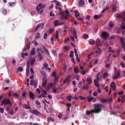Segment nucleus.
I'll list each match as a JSON object with an SVG mask.
<instances>
[{
  "instance_id": "nucleus-1",
  "label": "nucleus",
  "mask_w": 125,
  "mask_h": 125,
  "mask_svg": "<svg viewBox=\"0 0 125 125\" xmlns=\"http://www.w3.org/2000/svg\"><path fill=\"white\" fill-rule=\"evenodd\" d=\"M94 106V109L93 110H92L90 111H87L86 112V114L89 115H91L92 113H98L100 112L102 108V105L99 104H95Z\"/></svg>"
},
{
  "instance_id": "nucleus-2",
  "label": "nucleus",
  "mask_w": 125,
  "mask_h": 125,
  "mask_svg": "<svg viewBox=\"0 0 125 125\" xmlns=\"http://www.w3.org/2000/svg\"><path fill=\"white\" fill-rule=\"evenodd\" d=\"M52 75L54 77V84L52 83H49L48 85L46 87L45 89L47 91L49 90L52 86H55L54 84H56L57 83L58 81V79L59 77L60 76L59 75H57L56 73L54 71Z\"/></svg>"
},
{
  "instance_id": "nucleus-3",
  "label": "nucleus",
  "mask_w": 125,
  "mask_h": 125,
  "mask_svg": "<svg viewBox=\"0 0 125 125\" xmlns=\"http://www.w3.org/2000/svg\"><path fill=\"white\" fill-rule=\"evenodd\" d=\"M120 71L117 70V72H115V74L113 76V78L114 79L118 78L120 75Z\"/></svg>"
},
{
  "instance_id": "nucleus-4",
  "label": "nucleus",
  "mask_w": 125,
  "mask_h": 125,
  "mask_svg": "<svg viewBox=\"0 0 125 125\" xmlns=\"http://www.w3.org/2000/svg\"><path fill=\"white\" fill-rule=\"evenodd\" d=\"M45 6V5L44 4H42L41 3H39L38 5L36 7V9L37 10L39 11L41 9H42L43 8H44Z\"/></svg>"
},
{
  "instance_id": "nucleus-5",
  "label": "nucleus",
  "mask_w": 125,
  "mask_h": 125,
  "mask_svg": "<svg viewBox=\"0 0 125 125\" xmlns=\"http://www.w3.org/2000/svg\"><path fill=\"white\" fill-rule=\"evenodd\" d=\"M9 103L10 104V105H11V103L10 102V100L9 99H7V98H5L2 101V103L1 104V105L4 104L5 105Z\"/></svg>"
},
{
  "instance_id": "nucleus-6",
  "label": "nucleus",
  "mask_w": 125,
  "mask_h": 125,
  "mask_svg": "<svg viewBox=\"0 0 125 125\" xmlns=\"http://www.w3.org/2000/svg\"><path fill=\"white\" fill-rule=\"evenodd\" d=\"M29 111L31 113L35 114L36 115H41V113L38 112L37 110H30Z\"/></svg>"
},
{
  "instance_id": "nucleus-7",
  "label": "nucleus",
  "mask_w": 125,
  "mask_h": 125,
  "mask_svg": "<svg viewBox=\"0 0 125 125\" xmlns=\"http://www.w3.org/2000/svg\"><path fill=\"white\" fill-rule=\"evenodd\" d=\"M108 36V34L105 31H103L102 32L101 37L103 39H106L107 38Z\"/></svg>"
},
{
  "instance_id": "nucleus-8",
  "label": "nucleus",
  "mask_w": 125,
  "mask_h": 125,
  "mask_svg": "<svg viewBox=\"0 0 125 125\" xmlns=\"http://www.w3.org/2000/svg\"><path fill=\"white\" fill-rule=\"evenodd\" d=\"M115 15L116 17L124 18L125 16V12H123L121 14L119 13H117L115 14Z\"/></svg>"
},
{
  "instance_id": "nucleus-9",
  "label": "nucleus",
  "mask_w": 125,
  "mask_h": 125,
  "mask_svg": "<svg viewBox=\"0 0 125 125\" xmlns=\"http://www.w3.org/2000/svg\"><path fill=\"white\" fill-rule=\"evenodd\" d=\"M37 81H35L33 80L31 81L30 84L31 85H33L35 88H36L37 85Z\"/></svg>"
},
{
  "instance_id": "nucleus-10",
  "label": "nucleus",
  "mask_w": 125,
  "mask_h": 125,
  "mask_svg": "<svg viewBox=\"0 0 125 125\" xmlns=\"http://www.w3.org/2000/svg\"><path fill=\"white\" fill-rule=\"evenodd\" d=\"M110 86L111 88H113L114 91L115 90L116 86L114 82H112Z\"/></svg>"
},
{
  "instance_id": "nucleus-11",
  "label": "nucleus",
  "mask_w": 125,
  "mask_h": 125,
  "mask_svg": "<svg viewBox=\"0 0 125 125\" xmlns=\"http://www.w3.org/2000/svg\"><path fill=\"white\" fill-rule=\"evenodd\" d=\"M23 107L26 109H30L31 108L30 106V105H28L26 104H24L22 105Z\"/></svg>"
},
{
  "instance_id": "nucleus-12",
  "label": "nucleus",
  "mask_w": 125,
  "mask_h": 125,
  "mask_svg": "<svg viewBox=\"0 0 125 125\" xmlns=\"http://www.w3.org/2000/svg\"><path fill=\"white\" fill-rule=\"evenodd\" d=\"M29 93L30 97L32 100L34 99L35 97L34 96L33 93H31L30 91H29Z\"/></svg>"
},
{
  "instance_id": "nucleus-13",
  "label": "nucleus",
  "mask_w": 125,
  "mask_h": 125,
  "mask_svg": "<svg viewBox=\"0 0 125 125\" xmlns=\"http://www.w3.org/2000/svg\"><path fill=\"white\" fill-rule=\"evenodd\" d=\"M96 43L97 46H100L101 45V42L99 39H97L96 41Z\"/></svg>"
},
{
  "instance_id": "nucleus-14",
  "label": "nucleus",
  "mask_w": 125,
  "mask_h": 125,
  "mask_svg": "<svg viewBox=\"0 0 125 125\" xmlns=\"http://www.w3.org/2000/svg\"><path fill=\"white\" fill-rule=\"evenodd\" d=\"M86 81L88 83V85H89L92 83V79L90 78H87L86 79Z\"/></svg>"
},
{
  "instance_id": "nucleus-15",
  "label": "nucleus",
  "mask_w": 125,
  "mask_h": 125,
  "mask_svg": "<svg viewBox=\"0 0 125 125\" xmlns=\"http://www.w3.org/2000/svg\"><path fill=\"white\" fill-rule=\"evenodd\" d=\"M40 73L42 76H43L44 78H46L47 77V74L45 72L42 70L40 71Z\"/></svg>"
},
{
  "instance_id": "nucleus-16",
  "label": "nucleus",
  "mask_w": 125,
  "mask_h": 125,
  "mask_svg": "<svg viewBox=\"0 0 125 125\" xmlns=\"http://www.w3.org/2000/svg\"><path fill=\"white\" fill-rule=\"evenodd\" d=\"M120 40L122 42V45L124 47V44H125V39L124 37H121L120 38Z\"/></svg>"
},
{
  "instance_id": "nucleus-17",
  "label": "nucleus",
  "mask_w": 125,
  "mask_h": 125,
  "mask_svg": "<svg viewBox=\"0 0 125 125\" xmlns=\"http://www.w3.org/2000/svg\"><path fill=\"white\" fill-rule=\"evenodd\" d=\"M74 73H79L78 67L77 66H74Z\"/></svg>"
},
{
  "instance_id": "nucleus-18",
  "label": "nucleus",
  "mask_w": 125,
  "mask_h": 125,
  "mask_svg": "<svg viewBox=\"0 0 125 125\" xmlns=\"http://www.w3.org/2000/svg\"><path fill=\"white\" fill-rule=\"evenodd\" d=\"M37 51L38 54H40V52L42 53H43L44 52V51L42 50V49L41 48H38L37 49Z\"/></svg>"
},
{
  "instance_id": "nucleus-19",
  "label": "nucleus",
  "mask_w": 125,
  "mask_h": 125,
  "mask_svg": "<svg viewBox=\"0 0 125 125\" xmlns=\"http://www.w3.org/2000/svg\"><path fill=\"white\" fill-rule=\"evenodd\" d=\"M116 4V2H115V4L113 5V10L114 11H115L117 10V7Z\"/></svg>"
},
{
  "instance_id": "nucleus-20",
  "label": "nucleus",
  "mask_w": 125,
  "mask_h": 125,
  "mask_svg": "<svg viewBox=\"0 0 125 125\" xmlns=\"http://www.w3.org/2000/svg\"><path fill=\"white\" fill-rule=\"evenodd\" d=\"M98 81H97L96 79H94V82L95 85L97 87L99 88V86L98 83Z\"/></svg>"
},
{
  "instance_id": "nucleus-21",
  "label": "nucleus",
  "mask_w": 125,
  "mask_h": 125,
  "mask_svg": "<svg viewBox=\"0 0 125 125\" xmlns=\"http://www.w3.org/2000/svg\"><path fill=\"white\" fill-rule=\"evenodd\" d=\"M35 48H33L31 49V54L32 55H34L35 54Z\"/></svg>"
},
{
  "instance_id": "nucleus-22",
  "label": "nucleus",
  "mask_w": 125,
  "mask_h": 125,
  "mask_svg": "<svg viewBox=\"0 0 125 125\" xmlns=\"http://www.w3.org/2000/svg\"><path fill=\"white\" fill-rule=\"evenodd\" d=\"M42 91L43 93L42 94V97H46V95L47 94V92L46 91L44 90H42Z\"/></svg>"
},
{
  "instance_id": "nucleus-23",
  "label": "nucleus",
  "mask_w": 125,
  "mask_h": 125,
  "mask_svg": "<svg viewBox=\"0 0 125 125\" xmlns=\"http://www.w3.org/2000/svg\"><path fill=\"white\" fill-rule=\"evenodd\" d=\"M84 4V2L83 0H80L79 3V5L81 6H83Z\"/></svg>"
},
{
  "instance_id": "nucleus-24",
  "label": "nucleus",
  "mask_w": 125,
  "mask_h": 125,
  "mask_svg": "<svg viewBox=\"0 0 125 125\" xmlns=\"http://www.w3.org/2000/svg\"><path fill=\"white\" fill-rule=\"evenodd\" d=\"M1 10L2 11V13L4 15H6L7 13V10L4 9L3 8L1 9Z\"/></svg>"
},
{
  "instance_id": "nucleus-25",
  "label": "nucleus",
  "mask_w": 125,
  "mask_h": 125,
  "mask_svg": "<svg viewBox=\"0 0 125 125\" xmlns=\"http://www.w3.org/2000/svg\"><path fill=\"white\" fill-rule=\"evenodd\" d=\"M42 47L44 50L46 52L48 55H49L50 53L48 49L44 46H43Z\"/></svg>"
},
{
  "instance_id": "nucleus-26",
  "label": "nucleus",
  "mask_w": 125,
  "mask_h": 125,
  "mask_svg": "<svg viewBox=\"0 0 125 125\" xmlns=\"http://www.w3.org/2000/svg\"><path fill=\"white\" fill-rule=\"evenodd\" d=\"M89 88V85L86 84V85H84L82 87V89L84 90L88 89Z\"/></svg>"
},
{
  "instance_id": "nucleus-27",
  "label": "nucleus",
  "mask_w": 125,
  "mask_h": 125,
  "mask_svg": "<svg viewBox=\"0 0 125 125\" xmlns=\"http://www.w3.org/2000/svg\"><path fill=\"white\" fill-rule=\"evenodd\" d=\"M57 88L55 86L52 89V91L55 94L56 93L57 91Z\"/></svg>"
},
{
  "instance_id": "nucleus-28",
  "label": "nucleus",
  "mask_w": 125,
  "mask_h": 125,
  "mask_svg": "<svg viewBox=\"0 0 125 125\" xmlns=\"http://www.w3.org/2000/svg\"><path fill=\"white\" fill-rule=\"evenodd\" d=\"M102 16V15L101 14L99 15V16H98L97 15H95L94 16V18L95 19H97L100 17Z\"/></svg>"
},
{
  "instance_id": "nucleus-29",
  "label": "nucleus",
  "mask_w": 125,
  "mask_h": 125,
  "mask_svg": "<svg viewBox=\"0 0 125 125\" xmlns=\"http://www.w3.org/2000/svg\"><path fill=\"white\" fill-rule=\"evenodd\" d=\"M122 22V24L121 25V28L122 29H125V24L124 23V21Z\"/></svg>"
},
{
  "instance_id": "nucleus-30",
  "label": "nucleus",
  "mask_w": 125,
  "mask_h": 125,
  "mask_svg": "<svg viewBox=\"0 0 125 125\" xmlns=\"http://www.w3.org/2000/svg\"><path fill=\"white\" fill-rule=\"evenodd\" d=\"M95 41L92 40H90L89 41V43L90 44H93L95 43Z\"/></svg>"
},
{
  "instance_id": "nucleus-31",
  "label": "nucleus",
  "mask_w": 125,
  "mask_h": 125,
  "mask_svg": "<svg viewBox=\"0 0 125 125\" xmlns=\"http://www.w3.org/2000/svg\"><path fill=\"white\" fill-rule=\"evenodd\" d=\"M38 57L39 58V60L41 61L42 60L43 58L42 54H39L38 55Z\"/></svg>"
},
{
  "instance_id": "nucleus-32",
  "label": "nucleus",
  "mask_w": 125,
  "mask_h": 125,
  "mask_svg": "<svg viewBox=\"0 0 125 125\" xmlns=\"http://www.w3.org/2000/svg\"><path fill=\"white\" fill-rule=\"evenodd\" d=\"M23 70V68L22 67H20L18 68L17 71H16L17 73H18V71L21 72Z\"/></svg>"
},
{
  "instance_id": "nucleus-33",
  "label": "nucleus",
  "mask_w": 125,
  "mask_h": 125,
  "mask_svg": "<svg viewBox=\"0 0 125 125\" xmlns=\"http://www.w3.org/2000/svg\"><path fill=\"white\" fill-rule=\"evenodd\" d=\"M61 19H64L65 20H67V15H62L61 17Z\"/></svg>"
},
{
  "instance_id": "nucleus-34",
  "label": "nucleus",
  "mask_w": 125,
  "mask_h": 125,
  "mask_svg": "<svg viewBox=\"0 0 125 125\" xmlns=\"http://www.w3.org/2000/svg\"><path fill=\"white\" fill-rule=\"evenodd\" d=\"M35 59H33L32 60H31V62H30V63L31 64V65H33L34 63H35Z\"/></svg>"
},
{
  "instance_id": "nucleus-35",
  "label": "nucleus",
  "mask_w": 125,
  "mask_h": 125,
  "mask_svg": "<svg viewBox=\"0 0 125 125\" xmlns=\"http://www.w3.org/2000/svg\"><path fill=\"white\" fill-rule=\"evenodd\" d=\"M108 101V100L106 98H103L101 99V102L103 103H104Z\"/></svg>"
},
{
  "instance_id": "nucleus-36",
  "label": "nucleus",
  "mask_w": 125,
  "mask_h": 125,
  "mask_svg": "<svg viewBox=\"0 0 125 125\" xmlns=\"http://www.w3.org/2000/svg\"><path fill=\"white\" fill-rule=\"evenodd\" d=\"M94 53V52H92L91 53L88 54L87 56V57L89 59H90L91 58V56Z\"/></svg>"
},
{
  "instance_id": "nucleus-37",
  "label": "nucleus",
  "mask_w": 125,
  "mask_h": 125,
  "mask_svg": "<svg viewBox=\"0 0 125 125\" xmlns=\"http://www.w3.org/2000/svg\"><path fill=\"white\" fill-rule=\"evenodd\" d=\"M36 104L37 105H39V106H41V103L38 101L37 100H35V101Z\"/></svg>"
},
{
  "instance_id": "nucleus-38",
  "label": "nucleus",
  "mask_w": 125,
  "mask_h": 125,
  "mask_svg": "<svg viewBox=\"0 0 125 125\" xmlns=\"http://www.w3.org/2000/svg\"><path fill=\"white\" fill-rule=\"evenodd\" d=\"M48 121V123L49 122V121H54V120L51 117L48 118H47Z\"/></svg>"
},
{
  "instance_id": "nucleus-39",
  "label": "nucleus",
  "mask_w": 125,
  "mask_h": 125,
  "mask_svg": "<svg viewBox=\"0 0 125 125\" xmlns=\"http://www.w3.org/2000/svg\"><path fill=\"white\" fill-rule=\"evenodd\" d=\"M30 66V65L29 63V61L28 60L27 62V66L26 67V69H29V67Z\"/></svg>"
},
{
  "instance_id": "nucleus-40",
  "label": "nucleus",
  "mask_w": 125,
  "mask_h": 125,
  "mask_svg": "<svg viewBox=\"0 0 125 125\" xmlns=\"http://www.w3.org/2000/svg\"><path fill=\"white\" fill-rule=\"evenodd\" d=\"M73 36L75 37V39H76L77 38V36L76 35V33L75 30H74L73 31Z\"/></svg>"
},
{
  "instance_id": "nucleus-41",
  "label": "nucleus",
  "mask_w": 125,
  "mask_h": 125,
  "mask_svg": "<svg viewBox=\"0 0 125 125\" xmlns=\"http://www.w3.org/2000/svg\"><path fill=\"white\" fill-rule=\"evenodd\" d=\"M72 96L71 95H69L67 96L66 97L67 99L69 101H71V100Z\"/></svg>"
},
{
  "instance_id": "nucleus-42",
  "label": "nucleus",
  "mask_w": 125,
  "mask_h": 125,
  "mask_svg": "<svg viewBox=\"0 0 125 125\" xmlns=\"http://www.w3.org/2000/svg\"><path fill=\"white\" fill-rule=\"evenodd\" d=\"M40 38V35L39 33H37L36 35V36L35 38V39H38Z\"/></svg>"
},
{
  "instance_id": "nucleus-43",
  "label": "nucleus",
  "mask_w": 125,
  "mask_h": 125,
  "mask_svg": "<svg viewBox=\"0 0 125 125\" xmlns=\"http://www.w3.org/2000/svg\"><path fill=\"white\" fill-rule=\"evenodd\" d=\"M12 96L13 97H18V95L17 94L15 93L14 92H12Z\"/></svg>"
},
{
  "instance_id": "nucleus-44",
  "label": "nucleus",
  "mask_w": 125,
  "mask_h": 125,
  "mask_svg": "<svg viewBox=\"0 0 125 125\" xmlns=\"http://www.w3.org/2000/svg\"><path fill=\"white\" fill-rule=\"evenodd\" d=\"M92 97L91 96H88L87 97V99L89 102H90L92 100Z\"/></svg>"
},
{
  "instance_id": "nucleus-45",
  "label": "nucleus",
  "mask_w": 125,
  "mask_h": 125,
  "mask_svg": "<svg viewBox=\"0 0 125 125\" xmlns=\"http://www.w3.org/2000/svg\"><path fill=\"white\" fill-rule=\"evenodd\" d=\"M54 24L55 26L59 25V23L58 21L56 20L54 22Z\"/></svg>"
},
{
  "instance_id": "nucleus-46",
  "label": "nucleus",
  "mask_w": 125,
  "mask_h": 125,
  "mask_svg": "<svg viewBox=\"0 0 125 125\" xmlns=\"http://www.w3.org/2000/svg\"><path fill=\"white\" fill-rule=\"evenodd\" d=\"M80 98L82 100H86V97H83L81 96H79Z\"/></svg>"
},
{
  "instance_id": "nucleus-47",
  "label": "nucleus",
  "mask_w": 125,
  "mask_h": 125,
  "mask_svg": "<svg viewBox=\"0 0 125 125\" xmlns=\"http://www.w3.org/2000/svg\"><path fill=\"white\" fill-rule=\"evenodd\" d=\"M73 51H71L70 54V56L71 57H73Z\"/></svg>"
},
{
  "instance_id": "nucleus-48",
  "label": "nucleus",
  "mask_w": 125,
  "mask_h": 125,
  "mask_svg": "<svg viewBox=\"0 0 125 125\" xmlns=\"http://www.w3.org/2000/svg\"><path fill=\"white\" fill-rule=\"evenodd\" d=\"M113 25L114 24L113 23L112 21H110L109 22V25L111 27H113Z\"/></svg>"
},
{
  "instance_id": "nucleus-49",
  "label": "nucleus",
  "mask_w": 125,
  "mask_h": 125,
  "mask_svg": "<svg viewBox=\"0 0 125 125\" xmlns=\"http://www.w3.org/2000/svg\"><path fill=\"white\" fill-rule=\"evenodd\" d=\"M47 83V82H45V81H42V85L43 86H46V84Z\"/></svg>"
},
{
  "instance_id": "nucleus-50",
  "label": "nucleus",
  "mask_w": 125,
  "mask_h": 125,
  "mask_svg": "<svg viewBox=\"0 0 125 125\" xmlns=\"http://www.w3.org/2000/svg\"><path fill=\"white\" fill-rule=\"evenodd\" d=\"M41 26V24L38 25L36 27L35 30L36 31Z\"/></svg>"
},
{
  "instance_id": "nucleus-51",
  "label": "nucleus",
  "mask_w": 125,
  "mask_h": 125,
  "mask_svg": "<svg viewBox=\"0 0 125 125\" xmlns=\"http://www.w3.org/2000/svg\"><path fill=\"white\" fill-rule=\"evenodd\" d=\"M88 70H87L86 71H83L81 72V73L82 75H84L85 74L86 72Z\"/></svg>"
},
{
  "instance_id": "nucleus-52",
  "label": "nucleus",
  "mask_w": 125,
  "mask_h": 125,
  "mask_svg": "<svg viewBox=\"0 0 125 125\" xmlns=\"http://www.w3.org/2000/svg\"><path fill=\"white\" fill-rule=\"evenodd\" d=\"M120 65L122 66V67L124 68L125 67V64L123 62H122L120 63Z\"/></svg>"
},
{
  "instance_id": "nucleus-53",
  "label": "nucleus",
  "mask_w": 125,
  "mask_h": 125,
  "mask_svg": "<svg viewBox=\"0 0 125 125\" xmlns=\"http://www.w3.org/2000/svg\"><path fill=\"white\" fill-rule=\"evenodd\" d=\"M108 74V73L107 72H106L103 74V76L104 77H106L107 76Z\"/></svg>"
},
{
  "instance_id": "nucleus-54",
  "label": "nucleus",
  "mask_w": 125,
  "mask_h": 125,
  "mask_svg": "<svg viewBox=\"0 0 125 125\" xmlns=\"http://www.w3.org/2000/svg\"><path fill=\"white\" fill-rule=\"evenodd\" d=\"M29 69H27L26 70V72L27 76H28L29 74Z\"/></svg>"
},
{
  "instance_id": "nucleus-55",
  "label": "nucleus",
  "mask_w": 125,
  "mask_h": 125,
  "mask_svg": "<svg viewBox=\"0 0 125 125\" xmlns=\"http://www.w3.org/2000/svg\"><path fill=\"white\" fill-rule=\"evenodd\" d=\"M98 53L99 54H100V53H101L102 52V50L101 49H100L99 48H98Z\"/></svg>"
},
{
  "instance_id": "nucleus-56",
  "label": "nucleus",
  "mask_w": 125,
  "mask_h": 125,
  "mask_svg": "<svg viewBox=\"0 0 125 125\" xmlns=\"http://www.w3.org/2000/svg\"><path fill=\"white\" fill-rule=\"evenodd\" d=\"M52 53L54 55H55V51L54 49L52 50Z\"/></svg>"
},
{
  "instance_id": "nucleus-57",
  "label": "nucleus",
  "mask_w": 125,
  "mask_h": 125,
  "mask_svg": "<svg viewBox=\"0 0 125 125\" xmlns=\"http://www.w3.org/2000/svg\"><path fill=\"white\" fill-rule=\"evenodd\" d=\"M47 36V34L46 33H45L44 35L43 38L44 39H46Z\"/></svg>"
},
{
  "instance_id": "nucleus-58",
  "label": "nucleus",
  "mask_w": 125,
  "mask_h": 125,
  "mask_svg": "<svg viewBox=\"0 0 125 125\" xmlns=\"http://www.w3.org/2000/svg\"><path fill=\"white\" fill-rule=\"evenodd\" d=\"M92 62H90L89 63V67L90 68H92L93 66V65H92Z\"/></svg>"
},
{
  "instance_id": "nucleus-59",
  "label": "nucleus",
  "mask_w": 125,
  "mask_h": 125,
  "mask_svg": "<svg viewBox=\"0 0 125 125\" xmlns=\"http://www.w3.org/2000/svg\"><path fill=\"white\" fill-rule=\"evenodd\" d=\"M36 92L38 94H40V90L39 89H38V88L36 89Z\"/></svg>"
},
{
  "instance_id": "nucleus-60",
  "label": "nucleus",
  "mask_w": 125,
  "mask_h": 125,
  "mask_svg": "<svg viewBox=\"0 0 125 125\" xmlns=\"http://www.w3.org/2000/svg\"><path fill=\"white\" fill-rule=\"evenodd\" d=\"M88 35L86 34H84L83 35V37L85 39L88 38Z\"/></svg>"
},
{
  "instance_id": "nucleus-61",
  "label": "nucleus",
  "mask_w": 125,
  "mask_h": 125,
  "mask_svg": "<svg viewBox=\"0 0 125 125\" xmlns=\"http://www.w3.org/2000/svg\"><path fill=\"white\" fill-rule=\"evenodd\" d=\"M15 113V112H14V111L12 110L10 112V114L12 115L13 114H14Z\"/></svg>"
},
{
  "instance_id": "nucleus-62",
  "label": "nucleus",
  "mask_w": 125,
  "mask_h": 125,
  "mask_svg": "<svg viewBox=\"0 0 125 125\" xmlns=\"http://www.w3.org/2000/svg\"><path fill=\"white\" fill-rule=\"evenodd\" d=\"M30 71V72L31 73H34V72L32 68H31Z\"/></svg>"
},
{
  "instance_id": "nucleus-63",
  "label": "nucleus",
  "mask_w": 125,
  "mask_h": 125,
  "mask_svg": "<svg viewBox=\"0 0 125 125\" xmlns=\"http://www.w3.org/2000/svg\"><path fill=\"white\" fill-rule=\"evenodd\" d=\"M70 38H68L67 39H65L64 41V43H66L69 40Z\"/></svg>"
},
{
  "instance_id": "nucleus-64",
  "label": "nucleus",
  "mask_w": 125,
  "mask_h": 125,
  "mask_svg": "<svg viewBox=\"0 0 125 125\" xmlns=\"http://www.w3.org/2000/svg\"><path fill=\"white\" fill-rule=\"evenodd\" d=\"M54 15L52 11H51L50 13V16H53Z\"/></svg>"
}]
</instances>
